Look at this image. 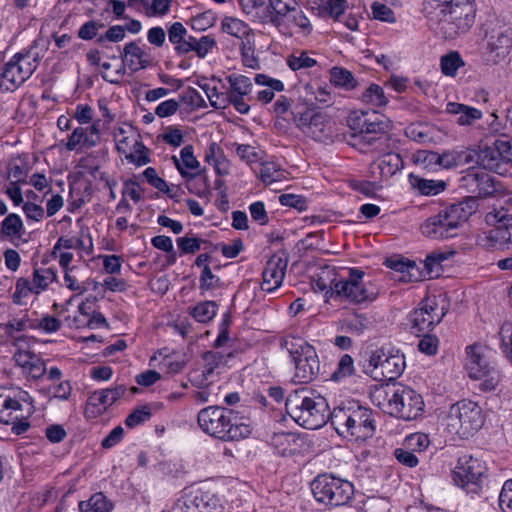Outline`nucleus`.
<instances>
[{
    "label": "nucleus",
    "mask_w": 512,
    "mask_h": 512,
    "mask_svg": "<svg viewBox=\"0 0 512 512\" xmlns=\"http://www.w3.org/2000/svg\"><path fill=\"white\" fill-rule=\"evenodd\" d=\"M194 512H222V506L215 495L198 490L194 496Z\"/></svg>",
    "instance_id": "37998d69"
},
{
    "label": "nucleus",
    "mask_w": 512,
    "mask_h": 512,
    "mask_svg": "<svg viewBox=\"0 0 512 512\" xmlns=\"http://www.w3.org/2000/svg\"><path fill=\"white\" fill-rule=\"evenodd\" d=\"M405 135L418 143H436L441 139L440 130L429 123H412L405 128Z\"/></svg>",
    "instance_id": "c756f323"
},
{
    "label": "nucleus",
    "mask_w": 512,
    "mask_h": 512,
    "mask_svg": "<svg viewBox=\"0 0 512 512\" xmlns=\"http://www.w3.org/2000/svg\"><path fill=\"white\" fill-rule=\"evenodd\" d=\"M498 504L502 512H512V479L504 482L498 497Z\"/></svg>",
    "instance_id": "774afa93"
},
{
    "label": "nucleus",
    "mask_w": 512,
    "mask_h": 512,
    "mask_svg": "<svg viewBox=\"0 0 512 512\" xmlns=\"http://www.w3.org/2000/svg\"><path fill=\"white\" fill-rule=\"evenodd\" d=\"M288 415L300 426L316 430L330 419L327 400L309 389L291 392L285 402Z\"/></svg>",
    "instance_id": "39448f33"
},
{
    "label": "nucleus",
    "mask_w": 512,
    "mask_h": 512,
    "mask_svg": "<svg viewBox=\"0 0 512 512\" xmlns=\"http://www.w3.org/2000/svg\"><path fill=\"white\" fill-rule=\"evenodd\" d=\"M464 61L458 52H450L441 57V71L445 76L454 77Z\"/></svg>",
    "instance_id": "6e6d98bb"
},
{
    "label": "nucleus",
    "mask_w": 512,
    "mask_h": 512,
    "mask_svg": "<svg viewBox=\"0 0 512 512\" xmlns=\"http://www.w3.org/2000/svg\"><path fill=\"white\" fill-rule=\"evenodd\" d=\"M212 256L208 252L199 254L194 264L200 269L199 290L203 296H213L214 291L221 287L220 278L210 268Z\"/></svg>",
    "instance_id": "b1692460"
},
{
    "label": "nucleus",
    "mask_w": 512,
    "mask_h": 512,
    "mask_svg": "<svg viewBox=\"0 0 512 512\" xmlns=\"http://www.w3.org/2000/svg\"><path fill=\"white\" fill-rule=\"evenodd\" d=\"M448 259L443 252L434 251L428 254L424 260L425 275L429 278L438 277L441 272L442 262Z\"/></svg>",
    "instance_id": "603ef678"
},
{
    "label": "nucleus",
    "mask_w": 512,
    "mask_h": 512,
    "mask_svg": "<svg viewBox=\"0 0 512 512\" xmlns=\"http://www.w3.org/2000/svg\"><path fill=\"white\" fill-rule=\"evenodd\" d=\"M128 137L117 140V149L121 153H125V158L128 162L140 167L148 164L151 159L149 156V149L140 141L134 140L132 151L126 153V146L128 145Z\"/></svg>",
    "instance_id": "2f4dec72"
},
{
    "label": "nucleus",
    "mask_w": 512,
    "mask_h": 512,
    "mask_svg": "<svg viewBox=\"0 0 512 512\" xmlns=\"http://www.w3.org/2000/svg\"><path fill=\"white\" fill-rule=\"evenodd\" d=\"M317 502L329 507H340L350 503L354 495L353 484L333 474L318 475L311 483Z\"/></svg>",
    "instance_id": "1a4fd4ad"
},
{
    "label": "nucleus",
    "mask_w": 512,
    "mask_h": 512,
    "mask_svg": "<svg viewBox=\"0 0 512 512\" xmlns=\"http://www.w3.org/2000/svg\"><path fill=\"white\" fill-rule=\"evenodd\" d=\"M388 413L406 421L415 420L424 413V400L409 386H397L388 398Z\"/></svg>",
    "instance_id": "ddd939ff"
},
{
    "label": "nucleus",
    "mask_w": 512,
    "mask_h": 512,
    "mask_svg": "<svg viewBox=\"0 0 512 512\" xmlns=\"http://www.w3.org/2000/svg\"><path fill=\"white\" fill-rule=\"evenodd\" d=\"M330 83L346 91H351L357 86V81L353 74L343 67H332L329 71Z\"/></svg>",
    "instance_id": "58836bf2"
},
{
    "label": "nucleus",
    "mask_w": 512,
    "mask_h": 512,
    "mask_svg": "<svg viewBox=\"0 0 512 512\" xmlns=\"http://www.w3.org/2000/svg\"><path fill=\"white\" fill-rule=\"evenodd\" d=\"M144 177L146 178L147 182L157 190L164 192L168 194L171 198L176 197L177 195L172 192V189L168 186L166 181L162 178H160L156 170L153 167H148L143 172Z\"/></svg>",
    "instance_id": "0e129e2a"
},
{
    "label": "nucleus",
    "mask_w": 512,
    "mask_h": 512,
    "mask_svg": "<svg viewBox=\"0 0 512 512\" xmlns=\"http://www.w3.org/2000/svg\"><path fill=\"white\" fill-rule=\"evenodd\" d=\"M218 305L215 301L206 300L194 306V320L208 323L216 316Z\"/></svg>",
    "instance_id": "5fc2aeb1"
},
{
    "label": "nucleus",
    "mask_w": 512,
    "mask_h": 512,
    "mask_svg": "<svg viewBox=\"0 0 512 512\" xmlns=\"http://www.w3.org/2000/svg\"><path fill=\"white\" fill-rule=\"evenodd\" d=\"M258 174L266 185L279 182L284 178V171L280 168L279 164L272 160L262 162Z\"/></svg>",
    "instance_id": "49530a36"
},
{
    "label": "nucleus",
    "mask_w": 512,
    "mask_h": 512,
    "mask_svg": "<svg viewBox=\"0 0 512 512\" xmlns=\"http://www.w3.org/2000/svg\"><path fill=\"white\" fill-rule=\"evenodd\" d=\"M484 424L481 407L472 401L453 404L447 415V427L451 433L467 437L478 431Z\"/></svg>",
    "instance_id": "f8f14e48"
},
{
    "label": "nucleus",
    "mask_w": 512,
    "mask_h": 512,
    "mask_svg": "<svg viewBox=\"0 0 512 512\" xmlns=\"http://www.w3.org/2000/svg\"><path fill=\"white\" fill-rule=\"evenodd\" d=\"M287 265L288 260L285 254H274L268 259L262 272L261 288L263 291L271 293L282 285Z\"/></svg>",
    "instance_id": "a211bd4d"
},
{
    "label": "nucleus",
    "mask_w": 512,
    "mask_h": 512,
    "mask_svg": "<svg viewBox=\"0 0 512 512\" xmlns=\"http://www.w3.org/2000/svg\"><path fill=\"white\" fill-rule=\"evenodd\" d=\"M465 352V369L468 376L474 375L478 372L498 365L497 362L491 357L490 349L482 344L475 343L469 345L466 347Z\"/></svg>",
    "instance_id": "412c9836"
},
{
    "label": "nucleus",
    "mask_w": 512,
    "mask_h": 512,
    "mask_svg": "<svg viewBox=\"0 0 512 512\" xmlns=\"http://www.w3.org/2000/svg\"><path fill=\"white\" fill-rule=\"evenodd\" d=\"M292 115L296 127L315 141L329 143L338 136L335 121L323 111L303 107L292 111Z\"/></svg>",
    "instance_id": "6e6552de"
},
{
    "label": "nucleus",
    "mask_w": 512,
    "mask_h": 512,
    "mask_svg": "<svg viewBox=\"0 0 512 512\" xmlns=\"http://www.w3.org/2000/svg\"><path fill=\"white\" fill-rule=\"evenodd\" d=\"M403 167L400 154L388 152L381 155L371 166L373 175H379L381 179H388Z\"/></svg>",
    "instance_id": "c85d7f7f"
},
{
    "label": "nucleus",
    "mask_w": 512,
    "mask_h": 512,
    "mask_svg": "<svg viewBox=\"0 0 512 512\" xmlns=\"http://www.w3.org/2000/svg\"><path fill=\"white\" fill-rule=\"evenodd\" d=\"M199 428L207 435L222 441H238L251 432L250 419L235 409L208 406L198 412Z\"/></svg>",
    "instance_id": "7ed1b4c3"
},
{
    "label": "nucleus",
    "mask_w": 512,
    "mask_h": 512,
    "mask_svg": "<svg viewBox=\"0 0 512 512\" xmlns=\"http://www.w3.org/2000/svg\"><path fill=\"white\" fill-rule=\"evenodd\" d=\"M486 471V465L482 460L464 454L458 458L452 470V479L461 488H468L470 485L479 486Z\"/></svg>",
    "instance_id": "2eb2a0df"
},
{
    "label": "nucleus",
    "mask_w": 512,
    "mask_h": 512,
    "mask_svg": "<svg viewBox=\"0 0 512 512\" xmlns=\"http://www.w3.org/2000/svg\"><path fill=\"white\" fill-rule=\"evenodd\" d=\"M478 207L476 197H465L461 201L442 207L437 213L425 219L420 225V231L425 237L434 240L457 237Z\"/></svg>",
    "instance_id": "f03ea898"
},
{
    "label": "nucleus",
    "mask_w": 512,
    "mask_h": 512,
    "mask_svg": "<svg viewBox=\"0 0 512 512\" xmlns=\"http://www.w3.org/2000/svg\"><path fill=\"white\" fill-rule=\"evenodd\" d=\"M446 112L457 116L456 123L459 126H471L483 116L481 110L457 102H448L446 104Z\"/></svg>",
    "instance_id": "7c9ffc66"
},
{
    "label": "nucleus",
    "mask_w": 512,
    "mask_h": 512,
    "mask_svg": "<svg viewBox=\"0 0 512 512\" xmlns=\"http://www.w3.org/2000/svg\"><path fill=\"white\" fill-rule=\"evenodd\" d=\"M126 391L127 388L124 384H116L113 387L95 391L88 398L87 410L94 415L102 414L123 397Z\"/></svg>",
    "instance_id": "aec40b11"
},
{
    "label": "nucleus",
    "mask_w": 512,
    "mask_h": 512,
    "mask_svg": "<svg viewBox=\"0 0 512 512\" xmlns=\"http://www.w3.org/2000/svg\"><path fill=\"white\" fill-rule=\"evenodd\" d=\"M487 224L493 228L485 231L479 237V243L486 249H495L498 245L505 244V229L502 227L501 220Z\"/></svg>",
    "instance_id": "e433bc0d"
},
{
    "label": "nucleus",
    "mask_w": 512,
    "mask_h": 512,
    "mask_svg": "<svg viewBox=\"0 0 512 512\" xmlns=\"http://www.w3.org/2000/svg\"><path fill=\"white\" fill-rule=\"evenodd\" d=\"M204 160L213 166L218 175H227L229 173V162L225 158L222 149L216 142H210L204 152Z\"/></svg>",
    "instance_id": "f704fd0d"
},
{
    "label": "nucleus",
    "mask_w": 512,
    "mask_h": 512,
    "mask_svg": "<svg viewBox=\"0 0 512 512\" xmlns=\"http://www.w3.org/2000/svg\"><path fill=\"white\" fill-rule=\"evenodd\" d=\"M121 59L132 72L145 69L150 64V55L135 41L124 46Z\"/></svg>",
    "instance_id": "bb28decb"
},
{
    "label": "nucleus",
    "mask_w": 512,
    "mask_h": 512,
    "mask_svg": "<svg viewBox=\"0 0 512 512\" xmlns=\"http://www.w3.org/2000/svg\"><path fill=\"white\" fill-rule=\"evenodd\" d=\"M446 314V308L439 306L437 299L426 298L420 307L409 313L408 322L410 331L418 337L430 332L435 325L439 324Z\"/></svg>",
    "instance_id": "4468645a"
},
{
    "label": "nucleus",
    "mask_w": 512,
    "mask_h": 512,
    "mask_svg": "<svg viewBox=\"0 0 512 512\" xmlns=\"http://www.w3.org/2000/svg\"><path fill=\"white\" fill-rule=\"evenodd\" d=\"M501 220L502 227L505 229V244L512 246V214L506 209H494L485 215L486 223H495Z\"/></svg>",
    "instance_id": "ea45409f"
},
{
    "label": "nucleus",
    "mask_w": 512,
    "mask_h": 512,
    "mask_svg": "<svg viewBox=\"0 0 512 512\" xmlns=\"http://www.w3.org/2000/svg\"><path fill=\"white\" fill-rule=\"evenodd\" d=\"M337 282L335 268L326 266L321 268L313 279V288L335 298L334 284Z\"/></svg>",
    "instance_id": "c9c22d12"
},
{
    "label": "nucleus",
    "mask_w": 512,
    "mask_h": 512,
    "mask_svg": "<svg viewBox=\"0 0 512 512\" xmlns=\"http://www.w3.org/2000/svg\"><path fill=\"white\" fill-rule=\"evenodd\" d=\"M151 416H152V412H151L150 407L148 405H142V406L135 408L126 417L125 424L129 428H134V427L150 420Z\"/></svg>",
    "instance_id": "e2e57ef3"
},
{
    "label": "nucleus",
    "mask_w": 512,
    "mask_h": 512,
    "mask_svg": "<svg viewBox=\"0 0 512 512\" xmlns=\"http://www.w3.org/2000/svg\"><path fill=\"white\" fill-rule=\"evenodd\" d=\"M57 278L56 272L51 268H35L33 271L32 286L34 294L45 291Z\"/></svg>",
    "instance_id": "a18cd8bd"
},
{
    "label": "nucleus",
    "mask_w": 512,
    "mask_h": 512,
    "mask_svg": "<svg viewBox=\"0 0 512 512\" xmlns=\"http://www.w3.org/2000/svg\"><path fill=\"white\" fill-rule=\"evenodd\" d=\"M364 275V271L359 268H349L347 276L334 284L335 298L355 305L374 301L378 293L371 283L364 282Z\"/></svg>",
    "instance_id": "9b49d317"
},
{
    "label": "nucleus",
    "mask_w": 512,
    "mask_h": 512,
    "mask_svg": "<svg viewBox=\"0 0 512 512\" xmlns=\"http://www.w3.org/2000/svg\"><path fill=\"white\" fill-rule=\"evenodd\" d=\"M440 154L429 150H419L414 154L415 163L429 171L439 169Z\"/></svg>",
    "instance_id": "4d7b16f0"
},
{
    "label": "nucleus",
    "mask_w": 512,
    "mask_h": 512,
    "mask_svg": "<svg viewBox=\"0 0 512 512\" xmlns=\"http://www.w3.org/2000/svg\"><path fill=\"white\" fill-rule=\"evenodd\" d=\"M511 46L510 36L502 30H495L487 38L483 57L487 63H498L509 54Z\"/></svg>",
    "instance_id": "6ab92c4d"
},
{
    "label": "nucleus",
    "mask_w": 512,
    "mask_h": 512,
    "mask_svg": "<svg viewBox=\"0 0 512 512\" xmlns=\"http://www.w3.org/2000/svg\"><path fill=\"white\" fill-rule=\"evenodd\" d=\"M280 345L289 354L296 383L306 384L316 379L320 373V361L311 344L299 336L286 335L281 339Z\"/></svg>",
    "instance_id": "0eeeda50"
},
{
    "label": "nucleus",
    "mask_w": 512,
    "mask_h": 512,
    "mask_svg": "<svg viewBox=\"0 0 512 512\" xmlns=\"http://www.w3.org/2000/svg\"><path fill=\"white\" fill-rule=\"evenodd\" d=\"M346 8V0H319V14L339 20Z\"/></svg>",
    "instance_id": "3c124183"
},
{
    "label": "nucleus",
    "mask_w": 512,
    "mask_h": 512,
    "mask_svg": "<svg viewBox=\"0 0 512 512\" xmlns=\"http://www.w3.org/2000/svg\"><path fill=\"white\" fill-rule=\"evenodd\" d=\"M354 373V361L348 354H344L338 362L336 371L332 374V379L340 381L343 378L351 376Z\"/></svg>",
    "instance_id": "338daca9"
},
{
    "label": "nucleus",
    "mask_w": 512,
    "mask_h": 512,
    "mask_svg": "<svg viewBox=\"0 0 512 512\" xmlns=\"http://www.w3.org/2000/svg\"><path fill=\"white\" fill-rule=\"evenodd\" d=\"M80 512H111L112 504L103 493H95L87 501L79 503Z\"/></svg>",
    "instance_id": "09e8293b"
},
{
    "label": "nucleus",
    "mask_w": 512,
    "mask_h": 512,
    "mask_svg": "<svg viewBox=\"0 0 512 512\" xmlns=\"http://www.w3.org/2000/svg\"><path fill=\"white\" fill-rule=\"evenodd\" d=\"M194 83L200 90L194 89V107L204 108L207 106L206 99L215 108L225 107L226 99L223 94L218 93L214 78H198Z\"/></svg>",
    "instance_id": "5701e85b"
},
{
    "label": "nucleus",
    "mask_w": 512,
    "mask_h": 512,
    "mask_svg": "<svg viewBox=\"0 0 512 512\" xmlns=\"http://www.w3.org/2000/svg\"><path fill=\"white\" fill-rule=\"evenodd\" d=\"M44 53L45 48L39 47L38 40L16 53L2 68L0 87L4 86L5 91L11 92L18 89L36 71Z\"/></svg>",
    "instance_id": "423d86ee"
},
{
    "label": "nucleus",
    "mask_w": 512,
    "mask_h": 512,
    "mask_svg": "<svg viewBox=\"0 0 512 512\" xmlns=\"http://www.w3.org/2000/svg\"><path fill=\"white\" fill-rule=\"evenodd\" d=\"M229 89L225 96L226 102L232 104L240 114L250 111L249 96H252L254 84L252 80L242 74L232 73L227 77Z\"/></svg>",
    "instance_id": "dca6fc26"
},
{
    "label": "nucleus",
    "mask_w": 512,
    "mask_h": 512,
    "mask_svg": "<svg viewBox=\"0 0 512 512\" xmlns=\"http://www.w3.org/2000/svg\"><path fill=\"white\" fill-rule=\"evenodd\" d=\"M186 32L185 27L180 22L173 23L168 31L169 40L175 45L178 54H186L192 51V43L184 40Z\"/></svg>",
    "instance_id": "79ce46f5"
},
{
    "label": "nucleus",
    "mask_w": 512,
    "mask_h": 512,
    "mask_svg": "<svg viewBox=\"0 0 512 512\" xmlns=\"http://www.w3.org/2000/svg\"><path fill=\"white\" fill-rule=\"evenodd\" d=\"M330 422L339 436L351 441H365L376 431L372 410L357 401L342 402L334 407Z\"/></svg>",
    "instance_id": "20e7f679"
},
{
    "label": "nucleus",
    "mask_w": 512,
    "mask_h": 512,
    "mask_svg": "<svg viewBox=\"0 0 512 512\" xmlns=\"http://www.w3.org/2000/svg\"><path fill=\"white\" fill-rule=\"evenodd\" d=\"M174 164L186 180V187L191 191L190 181L192 180V145H186L180 152V157L173 156Z\"/></svg>",
    "instance_id": "4c0bfd02"
},
{
    "label": "nucleus",
    "mask_w": 512,
    "mask_h": 512,
    "mask_svg": "<svg viewBox=\"0 0 512 512\" xmlns=\"http://www.w3.org/2000/svg\"><path fill=\"white\" fill-rule=\"evenodd\" d=\"M430 445L429 436L425 433H412L406 436L403 446L412 450L413 452H423Z\"/></svg>",
    "instance_id": "680f3d73"
},
{
    "label": "nucleus",
    "mask_w": 512,
    "mask_h": 512,
    "mask_svg": "<svg viewBox=\"0 0 512 512\" xmlns=\"http://www.w3.org/2000/svg\"><path fill=\"white\" fill-rule=\"evenodd\" d=\"M64 285L77 295L84 294L87 291L83 270L78 266H71L64 273Z\"/></svg>",
    "instance_id": "a19ab883"
},
{
    "label": "nucleus",
    "mask_w": 512,
    "mask_h": 512,
    "mask_svg": "<svg viewBox=\"0 0 512 512\" xmlns=\"http://www.w3.org/2000/svg\"><path fill=\"white\" fill-rule=\"evenodd\" d=\"M287 65L293 71H301L317 65V61L306 51H295L287 57Z\"/></svg>",
    "instance_id": "864d4df0"
},
{
    "label": "nucleus",
    "mask_w": 512,
    "mask_h": 512,
    "mask_svg": "<svg viewBox=\"0 0 512 512\" xmlns=\"http://www.w3.org/2000/svg\"><path fill=\"white\" fill-rule=\"evenodd\" d=\"M405 367V357L398 349L381 347L371 353L365 369L376 381H393L402 375Z\"/></svg>",
    "instance_id": "9d476101"
},
{
    "label": "nucleus",
    "mask_w": 512,
    "mask_h": 512,
    "mask_svg": "<svg viewBox=\"0 0 512 512\" xmlns=\"http://www.w3.org/2000/svg\"><path fill=\"white\" fill-rule=\"evenodd\" d=\"M222 30L223 32L241 40L247 38L251 34V29L248 24L234 17H225L222 20Z\"/></svg>",
    "instance_id": "de8ad7c7"
},
{
    "label": "nucleus",
    "mask_w": 512,
    "mask_h": 512,
    "mask_svg": "<svg viewBox=\"0 0 512 512\" xmlns=\"http://www.w3.org/2000/svg\"><path fill=\"white\" fill-rule=\"evenodd\" d=\"M499 337L503 353L512 364V322H505L500 328Z\"/></svg>",
    "instance_id": "69168bd1"
},
{
    "label": "nucleus",
    "mask_w": 512,
    "mask_h": 512,
    "mask_svg": "<svg viewBox=\"0 0 512 512\" xmlns=\"http://www.w3.org/2000/svg\"><path fill=\"white\" fill-rule=\"evenodd\" d=\"M297 6L296 0H268L267 12L261 22L274 26L282 34H292L286 19Z\"/></svg>",
    "instance_id": "f3484780"
},
{
    "label": "nucleus",
    "mask_w": 512,
    "mask_h": 512,
    "mask_svg": "<svg viewBox=\"0 0 512 512\" xmlns=\"http://www.w3.org/2000/svg\"><path fill=\"white\" fill-rule=\"evenodd\" d=\"M370 112L368 110L354 111L348 118L349 127L357 133H366L370 125Z\"/></svg>",
    "instance_id": "bf43d9fd"
},
{
    "label": "nucleus",
    "mask_w": 512,
    "mask_h": 512,
    "mask_svg": "<svg viewBox=\"0 0 512 512\" xmlns=\"http://www.w3.org/2000/svg\"><path fill=\"white\" fill-rule=\"evenodd\" d=\"M370 125L369 130H366V134H377L386 133L392 127V122L385 115L378 113L375 110L370 112Z\"/></svg>",
    "instance_id": "052dcab7"
},
{
    "label": "nucleus",
    "mask_w": 512,
    "mask_h": 512,
    "mask_svg": "<svg viewBox=\"0 0 512 512\" xmlns=\"http://www.w3.org/2000/svg\"><path fill=\"white\" fill-rule=\"evenodd\" d=\"M361 100L363 103L375 107H382L388 104L389 99L383 88L375 83H371L362 93Z\"/></svg>",
    "instance_id": "8fccbe9b"
},
{
    "label": "nucleus",
    "mask_w": 512,
    "mask_h": 512,
    "mask_svg": "<svg viewBox=\"0 0 512 512\" xmlns=\"http://www.w3.org/2000/svg\"><path fill=\"white\" fill-rule=\"evenodd\" d=\"M477 382L476 387L482 392L495 391L502 380V373L498 365L469 376Z\"/></svg>",
    "instance_id": "72a5a7b5"
},
{
    "label": "nucleus",
    "mask_w": 512,
    "mask_h": 512,
    "mask_svg": "<svg viewBox=\"0 0 512 512\" xmlns=\"http://www.w3.org/2000/svg\"><path fill=\"white\" fill-rule=\"evenodd\" d=\"M467 190L477 197H489L497 192L494 177L485 171H472L462 178Z\"/></svg>",
    "instance_id": "393cba45"
},
{
    "label": "nucleus",
    "mask_w": 512,
    "mask_h": 512,
    "mask_svg": "<svg viewBox=\"0 0 512 512\" xmlns=\"http://www.w3.org/2000/svg\"><path fill=\"white\" fill-rule=\"evenodd\" d=\"M504 157L496 139L491 145L481 144L477 152V163L486 170L499 172L500 166L504 163Z\"/></svg>",
    "instance_id": "cd10ccee"
},
{
    "label": "nucleus",
    "mask_w": 512,
    "mask_h": 512,
    "mask_svg": "<svg viewBox=\"0 0 512 512\" xmlns=\"http://www.w3.org/2000/svg\"><path fill=\"white\" fill-rule=\"evenodd\" d=\"M22 410V404L10 396L3 397L0 394V423L10 424L17 419L18 411Z\"/></svg>",
    "instance_id": "c03bdc74"
},
{
    "label": "nucleus",
    "mask_w": 512,
    "mask_h": 512,
    "mask_svg": "<svg viewBox=\"0 0 512 512\" xmlns=\"http://www.w3.org/2000/svg\"><path fill=\"white\" fill-rule=\"evenodd\" d=\"M254 90L249 100L266 105L272 102L276 92H282L285 88L284 83L276 78H272L266 74H256L254 77Z\"/></svg>",
    "instance_id": "4be33fe9"
},
{
    "label": "nucleus",
    "mask_w": 512,
    "mask_h": 512,
    "mask_svg": "<svg viewBox=\"0 0 512 512\" xmlns=\"http://www.w3.org/2000/svg\"><path fill=\"white\" fill-rule=\"evenodd\" d=\"M86 129L84 127H77L73 130V132L68 137V142L66 143V148L69 151L77 150L78 147H86L92 148L95 146L94 141H89L85 136Z\"/></svg>",
    "instance_id": "13d9d810"
},
{
    "label": "nucleus",
    "mask_w": 512,
    "mask_h": 512,
    "mask_svg": "<svg viewBox=\"0 0 512 512\" xmlns=\"http://www.w3.org/2000/svg\"><path fill=\"white\" fill-rule=\"evenodd\" d=\"M26 229L20 215L9 213L0 223V241L5 240L12 243L15 247L28 243L24 238Z\"/></svg>",
    "instance_id": "a878e982"
},
{
    "label": "nucleus",
    "mask_w": 512,
    "mask_h": 512,
    "mask_svg": "<svg viewBox=\"0 0 512 512\" xmlns=\"http://www.w3.org/2000/svg\"><path fill=\"white\" fill-rule=\"evenodd\" d=\"M299 438L288 432L275 433L271 437V445L275 452L282 456L288 457L294 455L299 447Z\"/></svg>",
    "instance_id": "473e14b6"
},
{
    "label": "nucleus",
    "mask_w": 512,
    "mask_h": 512,
    "mask_svg": "<svg viewBox=\"0 0 512 512\" xmlns=\"http://www.w3.org/2000/svg\"><path fill=\"white\" fill-rule=\"evenodd\" d=\"M422 10L429 28L444 39L467 33L475 22L472 0H426Z\"/></svg>",
    "instance_id": "f257e3e1"
}]
</instances>
